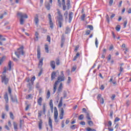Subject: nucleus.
I'll return each instance as SVG.
<instances>
[{
	"instance_id": "1",
	"label": "nucleus",
	"mask_w": 131,
	"mask_h": 131,
	"mask_svg": "<svg viewBox=\"0 0 131 131\" xmlns=\"http://www.w3.org/2000/svg\"><path fill=\"white\" fill-rule=\"evenodd\" d=\"M46 105H43L42 106V111L40 110L38 112V118L39 119V121L38 122V127L39 129H41L42 128V120H41V116L43 115H46Z\"/></svg>"
},
{
	"instance_id": "2",
	"label": "nucleus",
	"mask_w": 131,
	"mask_h": 131,
	"mask_svg": "<svg viewBox=\"0 0 131 131\" xmlns=\"http://www.w3.org/2000/svg\"><path fill=\"white\" fill-rule=\"evenodd\" d=\"M37 58L39 59L38 68H41L43 65V57L40 58V47L38 46L37 49Z\"/></svg>"
},
{
	"instance_id": "3",
	"label": "nucleus",
	"mask_w": 131,
	"mask_h": 131,
	"mask_svg": "<svg viewBox=\"0 0 131 131\" xmlns=\"http://www.w3.org/2000/svg\"><path fill=\"white\" fill-rule=\"evenodd\" d=\"M57 14L58 16H57V21H58V25L57 26L59 27V28H62V25H63V15H62V12L60 11V9H57Z\"/></svg>"
},
{
	"instance_id": "4",
	"label": "nucleus",
	"mask_w": 131,
	"mask_h": 131,
	"mask_svg": "<svg viewBox=\"0 0 131 131\" xmlns=\"http://www.w3.org/2000/svg\"><path fill=\"white\" fill-rule=\"evenodd\" d=\"M17 16H20L19 21L20 25H23V24H24V19H23L24 18H25V19H27L28 18L27 14L22 12H18Z\"/></svg>"
},
{
	"instance_id": "5",
	"label": "nucleus",
	"mask_w": 131,
	"mask_h": 131,
	"mask_svg": "<svg viewBox=\"0 0 131 131\" xmlns=\"http://www.w3.org/2000/svg\"><path fill=\"white\" fill-rule=\"evenodd\" d=\"M24 47L23 46L20 47L19 48L17 49V52H15V55L17 58H20V55L22 56L24 55V51H23Z\"/></svg>"
},
{
	"instance_id": "6",
	"label": "nucleus",
	"mask_w": 131,
	"mask_h": 131,
	"mask_svg": "<svg viewBox=\"0 0 131 131\" xmlns=\"http://www.w3.org/2000/svg\"><path fill=\"white\" fill-rule=\"evenodd\" d=\"M63 97H60L59 103L58 105V108H61V106L63 105V99H65L67 98V92L66 91H63Z\"/></svg>"
},
{
	"instance_id": "7",
	"label": "nucleus",
	"mask_w": 131,
	"mask_h": 131,
	"mask_svg": "<svg viewBox=\"0 0 131 131\" xmlns=\"http://www.w3.org/2000/svg\"><path fill=\"white\" fill-rule=\"evenodd\" d=\"M1 77L2 82H4L5 84L7 85L9 83V78H7V76L5 74L1 75Z\"/></svg>"
},
{
	"instance_id": "8",
	"label": "nucleus",
	"mask_w": 131,
	"mask_h": 131,
	"mask_svg": "<svg viewBox=\"0 0 131 131\" xmlns=\"http://www.w3.org/2000/svg\"><path fill=\"white\" fill-rule=\"evenodd\" d=\"M54 120L55 122H59L58 120V110L56 107H54Z\"/></svg>"
},
{
	"instance_id": "9",
	"label": "nucleus",
	"mask_w": 131,
	"mask_h": 131,
	"mask_svg": "<svg viewBox=\"0 0 131 131\" xmlns=\"http://www.w3.org/2000/svg\"><path fill=\"white\" fill-rule=\"evenodd\" d=\"M48 19L49 20V24L50 25V28H51V29H53V28H54V23L52 20V16L50 13L48 14Z\"/></svg>"
},
{
	"instance_id": "10",
	"label": "nucleus",
	"mask_w": 131,
	"mask_h": 131,
	"mask_svg": "<svg viewBox=\"0 0 131 131\" xmlns=\"http://www.w3.org/2000/svg\"><path fill=\"white\" fill-rule=\"evenodd\" d=\"M27 86L29 89L28 92L30 93L32 91V89H33V83H29L27 84Z\"/></svg>"
},
{
	"instance_id": "11",
	"label": "nucleus",
	"mask_w": 131,
	"mask_h": 131,
	"mask_svg": "<svg viewBox=\"0 0 131 131\" xmlns=\"http://www.w3.org/2000/svg\"><path fill=\"white\" fill-rule=\"evenodd\" d=\"M62 91H63V84L60 83L57 90V94H60V93H61Z\"/></svg>"
},
{
	"instance_id": "12",
	"label": "nucleus",
	"mask_w": 131,
	"mask_h": 131,
	"mask_svg": "<svg viewBox=\"0 0 131 131\" xmlns=\"http://www.w3.org/2000/svg\"><path fill=\"white\" fill-rule=\"evenodd\" d=\"M34 21L37 26H38V23L39 22V19H38V15L36 14L34 17Z\"/></svg>"
},
{
	"instance_id": "13",
	"label": "nucleus",
	"mask_w": 131,
	"mask_h": 131,
	"mask_svg": "<svg viewBox=\"0 0 131 131\" xmlns=\"http://www.w3.org/2000/svg\"><path fill=\"white\" fill-rule=\"evenodd\" d=\"M50 66L52 69L55 70L56 69V62L55 61L52 60L50 61Z\"/></svg>"
},
{
	"instance_id": "14",
	"label": "nucleus",
	"mask_w": 131,
	"mask_h": 131,
	"mask_svg": "<svg viewBox=\"0 0 131 131\" xmlns=\"http://www.w3.org/2000/svg\"><path fill=\"white\" fill-rule=\"evenodd\" d=\"M73 18V12H71L69 14V23H71L72 19Z\"/></svg>"
},
{
	"instance_id": "15",
	"label": "nucleus",
	"mask_w": 131,
	"mask_h": 131,
	"mask_svg": "<svg viewBox=\"0 0 131 131\" xmlns=\"http://www.w3.org/2000/svg\"><path fill=\"white\" fill-rule=\"evenodd\" d=\"M63 117H64V109L63 108H61L60 114L59 115L60 119H63Z\"/></svg>"
},
{
	"instance_id": "16",
	"label": "nucleus",
	"mask_w": 131,
	"mask_h": 131,
	"mask_svg": "<svg viewBox=\"0 0 131 131\" xmlns=\"http://www.w3.org/2000/svg\"><path fill=\"white\" fill-rule=\"evenodd\" d=\"M51 6H52L51 3H47L45 4V7L48 11H50V10H51Z\"/></svg>"
},
{
	"instance_id": "17",
	"label": "nucleus",
	"mask_w": 131,
	"mask_h": 131,
	"mask_svg": "<svg viewBox=\"0 0 131 131\" xmlns=\"http://www.w3.org/2000/svg\"><path fill=\"white\" fill-rule=\"evenodd\" d=\"M49 125L50 127L51 128V129L53 128V123L52 119H51V117H49V122H48Z\"/></svg>"
},
{
	"instance_id": "18",
	"label": "nucleus",
	"mask_w": 131,
	"mask_h": 131,
	"mask_svg": "<svg viewBox=\"0 0 131 131\" xmlns=\"http://www.w3.org/2000/svg\"><path fill=\"white\" fill-rule=\"evenodd\" d=\"M56 74H57V73L56 72H53L51 74V80H54L55 78H56Z\"/></svg>"
},
{
	"instance_id": "19",
	"label": "nucleus",
	"mask_w": 131,
	"mask_h": 131,
	"mask_svg": "<svg viewBox=\"0 0 131 131\" xmlns=\"http://www.w3.org/2000/svg\"><path fill=\"white\" fill-rule=\"evenodd\" d=\"M57 80H59L60 82H61V81H64V80H65V77L59 76L58 77Z\"/></svg>"
},
{
	"instance_id": "20",
	"label": "nucleus",
	"mask_w": 131,
	"mask_h": 131,
	"mask_svg": "<svg viewBox=\"0 0 131 131\" xmlns=\"http://www.w3.org/2000/svg\"><path fill=\"white\" fill-rule=\"evenodd\" d=\"M91 113L88 112L86 113V118L88 120H92V118H91Z\"/></svg>"
},
{
	"instance_id": "21",
	"label": "nucleus",
	"mask_w": 131,
	"mask_h": 131,
	"mask_svg": "<svg viewBox=\"0 0 131 131\" xmlns=\"http://www.w3.org/2000/svg\"><path fill=\"white\" fill-rule=\"evenodd\" d=\"M4 99L6 103L9 102V96H8V93H6L5 95H4Z\"/></svg>"
},
{
	"instance_id": "22",
	"label": "nucleus",
	"mask_w": 131,
	"mask_h": 131,
	"mask_svg": "<svg viewBox=\"0 0 131 131\" xmlns=\"http://www.w3.org/2000/svg\"><path fill=\"white\" fill-rule=\"evenodd\" d=\"M67 6L68 10H69V9L71 8V5H70V0H67Z\"/></svg>"
},
{
	"instance_id": "23",
	"label": "nucleus",
	"mask_w": 131,
	"mask_h": 131,
	"mask_svg": "<svg viewBox=\"0 0 131 131\" xmlns=\"http://www.w3.org/2000/svg\"><path fill=\"white\" fill-rule=\"evenodd\" d=\"M38 105L39 106H41V103H42V98L41 97H39L37 100Z\"/></svg>"
},
{
	"instance_id": "24",
	"label": "nucleus",
	"mask_w": 131,
	"mask_h": 131,
	"mask_svg": "<svg viewBox=\"0 0 131 131\" xmlns=\"http://www.w3.org/2000/svg\"><path fill=\"white\" fill-rule=\"evenodd\" d=\"M38 35H39L38 33L37 32H36L35 33V41H37V40H38Z\"/></svg>"
},
{
	"instance_id": "25",
	"label": "nucleus",
	"mask_w": 131,
	"mask_h": 131,
	"mask_svg": "<svg viewBox=\"0 0 131 131\" xmlns=\"http://www.w3.org/2000/svg\"><path fill=\"white\" fill-rule=\"evenodd\" d=\"M13 126L15 130H17V129H18V125L15 122H13Z\"/></svg>"
},
{
	"instance_id": "26",
	"label": "nucleus",
	"mask_w": 131,
	"mask_h": 131,
	"mask_svg": "<svg viewBox=\"0 0 131 131\" xmlns=\"http://www.w3.org/2000/svg\"><path fill=\"white\" fill-rule=\"evenodd\" d=\"M51 109H53L54 108V105L53 104V100H50V103H49Z\"/></svg>"
},
{
	"instance_id": "27",
	"label": "nucleus",
	"mask_w": 131,
	"mask_h": 131,
	"mask_svg": "<svg viewBox=\"0 0 131 131\" xmlns=\"http://www.w3.org/2000/svg\"><path fill=\"white\" fill-rule=\"evenodd\" d=\"M64 16L65 17V19L67 20L68 19V11H66L64 13Z\"/></svg>"
},
{
	"instance_id": "28",
	"label": "nucleus",
	"mask_w": 131,
	"mask_h": 131,
	"mask_svg": "<svg viewBox=\"0 0 131 131\" xmlns=\"http://www.w3.org/2000/svg\"><path fill=\"white\" fill-rule=\"evenodd\" d=\"M88 123L90 126H93V125H94V122H93V121L91 120L88 121Z\"/></svg>"
},
{
	"instance_id": "29",
	"label": "nucleus",
	"mask_w": 131,
	"mask_h": 131,
	"mask_svg": "<svg viewBox=\"0 0 131 131\" xmlns=\"http://www.w3.org/2000/svg\"><path fill=\"white\" fill-rule=\"evenodd\" d=\"M9 70H11L12 69V61L10 60L8 63Z\"/></svg>"
},
{
	"instance_id": "30",
	"label": "nucleus",
	"mask_w": 131,
	"mask_h": 131,
	"mask_svg": "<svg viewBox=\"0 0 131 131\" xmlns=\"http://www.w3.org/2000/svg\"><path fill=\"white\" fill-rule=\"evenodd\" d=\"M50 97H51V92L50 90H48L47 94V99H50Z\"/></svg>"
},
{
	"instance_id": "31",
	"label": "nucleus",
	"mask_w": 131,
	"mask_h": 131,
	"mask_svg": "<svg viewBox=\"0 0 131 131\" xmlns=\"http://www.w3.org/2000/svg\"><path fill=\"white\" fill-rule=\"evenodd\" d=\"M77 68V67L76 66V65L74 66L72 68L71 72H74V71H75V70H76Z\"/></svg>"
},
{
	"instance_id": "32",
	"label": "nucleus",
	"mask_w": 131,
	"mask_h": 131,
	"mask_svg": "<svg viewBox=\"0 0 131 131\" xmlns=\"http://www.w3.org/2000/svg\"><path fill=\"white\" fill-rule=\"evenodd\" d=\"M84 117V116L83 114H81L79 116L78 119L79 120H83Z\"/></svg>"
},
{
	"instance_id": "33",
	"label": "nucleus",
	"mask_w": 131,
	"mask_h": 131,
	"mask_svg": "<svg viewBox=\"0 0 131 131\" xmlns=\"http://www.w3.org/2000/svg\"><path fill=\"white\" fill-rule=\"evenodd\" d=\"M30 98L32 99V95L31 94H29L26 96V99H27V100Z\"/></svg>"
},
{
	"instance_id": "34",
	"label": "nucleus",
	"mask_w": 131,
	"mask_h": 131,
	"mask_svg": "<svg viewBox=\"0 0 131 131\" xmlns=\"http://www.w3.org/2000/svg\"><path fill=\"white\" fill-rule=\"evenodd\" d=\"M85 18V14H83L81 16V21H84V18Z\"/></svg>"
},
{
	"instance_id": "35",
	"label": "nucleus",
	"mask_w": 131,
	"mask_h": 131,
	"mask_svg": "<svg viewBox=\"0 0 131 131\" xmlns=\"http://www.w3.org/2000/svg\"><path fill=\"white\" fill-rule=\"evenodd\" d=\"M10 117L12 120H14V114H13V113L10 112L9 113Z\"/></svg>"
},
{
	"instance_id": "36",
	"label": "nucleus",
	"mask_w": 131,
	"mask_h": 131,
	"mask_svg": "<svg viewBox=\"0 0 131 131\" xmlns=\"http://www.w3.org/2000/svg\"><path fill=\"white\" fill-rule=\"evenodd\" d=\"M77 126V125L76 124H74V125H73L72 126H70V128L71 129H75V128H76V127Z\"/></svg>"
},
{
	"instance_id": "37",
	"label": "nucleus",
	"mask_w": 131,
	"mask_h": 131,
	"mask_svg": "<svg viewBox=\"0 0 131 131\" xmlns=\"http://www.w3.org/2000/svg\"><path fill=\"white\" fill-rule=\"evenodd\" d=\"M70 31V28L69 27H67L66 29V34H68Z\"/></svg>"
},
{
	"instance_id": "38",
	"label": "nucleus",
	"mask_w": 131,
	"mask_h": 131,
	"mask_svg": "<svg viewBox=\"0 0 131 131\" xmlns=\"http://www.w3.org/2000/svg\"><path fill=\"white\" fill-rule=\"evenodd\" d=\"M6 59V56H3L1 59H0V65H2V63L4 62V60Z\"/></svg>"
},
{
	"instance_id": "39",
	"label": "nucleus",
	"mask_w": 131,
	"mask_h": 131,
	"mask_svg": "<svg viewBox=\"0 0 131 131\" xmlns=\"http://www.w3.org/2000/svg\"><path fill=\"white\" fill-rule=\"evenodd\" d=\"M120 28H121L120 25H118L116 27V30L117 31H120Z\"/></svg>"
},
{
	"instance_id": "40",
	"label": "nucleus",
	"mask_w": 131,
	"mask_h": 131,
	"mask_svg": "<svg viewBox=\"0 0 131 131\" xmlns=\"http://www.w3.org/2000/svg\"><path fill=\"white\" fill-rule=\"evenodd\" d=\"M87 28H89L90 30H94V27L92 25H88Z\"/></svg>"
},
{
	"instance_id": "41",
	"label": "nucleus",
	"mask_w": 131,
	"mask_h": 131,
	"mask_svg": "<svg viewBox=\"0 0 131 131\" xmlns=\"http://www.w3.org/2000/svg\"><path fill=\"white\" fill-rule=\"evenodd\" d=\"M45 50L47 53H49V46L48 45H45Z\"/></svg>"
},
{
	"instance_id": "42",
	"label": "nucleus",
	"mask_w": 131,
	"mask_h": 131,
	"mask_svg": "<svg viewBox=\"0 0 131 131\" xmlns=\"http://www.w3.org/2000/svg\"><path fill=\"white\" fill-rule=\"evenodd\" d=\"M107 126L108 127H111L112 126V122L111 121H108Z\"/></svg>"
},
{
	"instance_id": "43",
	"label": "nucleus",
	"mask_w": 131,
	"mask_h": 131,
	"mask_svg": "<svg viewBox=\"0 0 131 131\" xmlns=\"http://www.w3.org/2000/svg\"><path fill=\"white\" fill-rule=\"evenodd\" d=\"M35 80V76H33L32 78H31V80H30V81H31V83H34V81Z\"/></svg>"
},
{
	"instance_id": "44",
	"label": "nucleus",
	"mask_w": 131,
	"mask_h": 131,
	"mask_svg": "<svg viewBox=\"0 0 131 131\" xmlns=\"http://www.w3.org/2000/svg\"><path fill=\"white\" fill-rule=\"evenodd\" d=\"M11 100H12V102H13L14 103H15V102H18L17 98H14L12 97Z\"/></svg>"
},
{
	"instance_id": "45",
	"label": "nucleus",
	"mask_w": 131,
	"mask_h": 131,
	"mask_svg": "<svg viewBox=\"0 0 131 131\" xmlns=\"http://www.w3.org/2000/svg\"><path fill=\"white\" fill-rule=\"evenodd\" d=\"M106 20L108 23H110V19L109 18V15H108V14H107L106 16Z\"/></svg>"
},
{
	"instance_id": "46",
	"label": "nucleus",
	"mask_w": 131,
	"mask_h": 131,
	"mask_svg": "<svg viewBox=\"0 0 131 131\" xmlns=\"http://www.w3.org/2000/svg\"><path fill=\"white\" fill-rule=\"evenodd\" d=\"M56 91H57V86L54 85V86H53V94H55V93H56Z\"/></svg>"
},
{
	"instance_id": "47",
	"label": "nucleus",
	"mask_w": 131,
	"mask_h": 131,
	"mask_svg": "<svg viewBox=\"0 0 131 131\" xmlns=\"http://www.w3.org/2000/svg\"><path fill=\"white\" fill-rule=\"evenodd\" d=\"M62 10L63 11H66V4H62Z\"/></svg>"
},
{
	"instance_id": "48",
	"label": "nucleus",
	"mask_w": 131,
	"mask_h": 131,
	"mask_svg": "<svg viewBox=\"0 0 131 131\" xmlns=\"http://www.w3.org/2000/svg\"><path fill=\"white\" fill-rule=\"evenodd\" d=\"M6 114L5 112H3L2 114V119H5V117L6 116Z\"/></svg>"
},
{
	"instance_id": "49",
	"label": "nucleus",
	"mask_w": 131,
	"mask_h": 131,
	"mask_svg": "<svg viewBox=\"0 0 131 131\" xmlns=\"http://www.w3.org/2000/svg\"><path fill=\"white\" fill-rule=\"evenodd\" d=\"M110 116L111 117V118H113V111H111L110 112Z\"/></svg>"
},
{
	"instance_id": "50",
	"label": "nucleus",
	"mask_w": 131,
	"mask_h": 131,
	"mask_svg": "<svg viewBox=\"0 0 131 131\" xmlns=\"http://www.w3.org/2000/svg\"><path fill=\"white\" fill-rule=\"evenodd\" d=\"M47 40L49 41V42H51V36H50V35L47 36Z\"/></svg>"
},
{
	"instance_id": "51",
	"label": "nucleus",
	"mask_w": 131,
	"mask_h": 131,
	"mask_svg": "<svg viewBox=\"0 0 131 131\" xmlns=\"http://www.w3.org/2000/svg\"><path fill=\"white\" fill-rule=\"evenodd\" d=\"M98 45H99V42H98V39L96 38L95 39V46L96 48H98Z\"/></svg>"
},
{
	"instance_id": "52",
	"label": "nucleus",
	"mask_w": 131,
	"mask_h": 131,
	"mask_svg": "<svg viewBox=\"0 0 131 131\" xmlns=\"http://www.w3.org/2000/svg\"><path fill=\"white\" fill-rule=\"evenodd\" d=\"M5 109H6V111H7V112H9V105L6 104Z\"/></svg>"
},
{
	"instance_id": "53",
	"label": "nucleus",
	"mask_w": 131,
	"mask_h": 131,
	"mask_svg": "<svg viewBox=\"0 0 131 131\" xmlns=\"http://www.w3.org/2000/svg\"><path fill=\"white\" fill-rule=\"evenodd\" d=\"M127 24V20H126L124 22V25H123L124 28H125V27H126Z\"/></svg>"
},
{
	"instance_id": "54",
	"label": "nucleus",
	"mask_w": 131,
	"mask_h": 131,
	"mask_svg": "<svg viewBox=\"0 0 131 131\" xmlns=\"http://www.w3.org/2000/svg\"><path fill=\"white\" fill-rule=\"evenodd\" d=\"M119 120H120V118H119L118 117H116L115 119L114 122H117L119 121Z\"/></svg>"
},
{
	"instance_id": "55",
	"label": "nucleus",
	"mask_w": 131,
	"mask_h": 131,
	"mask_svg": "<svg viewBox=\"0 0 131 131\" xmlns=\"http://www.w3.org/2000/svg\"><path fill=\"white\" fill-rule=\"evenodd\" d=\"M65 126L64 121L62 120L61 122V127L63 128Z\"/></svg>"
},
{
	"instance_id": "56",
	"label": "nucleus",
	"mask_w": 131,
	"mask_h": 131,
	"mask_svg": "<svg viewBox=\"0 0 131 131\" xmlns=\"http://www.w3.org/2000/svg\"><path fill=\"white\" fill-rule=\"evenodd\" d=\"M8 93L10 94V95L12 94V90L10 86H8Z\"/></svg>"
},
{
	"instance_id": "57",
	"label": "nucleus",
	"mask_w": 131,
	"mask_h": 131,
	"mask_svg": "<svg viewBox=\"0 0 131 131\" xmlns=\"http://www.w3.org/2000/svg\"><path fill=\"white\" fill-rule=\"evenodd\" d=\"M116 97V96L115 95V94H113L112 97H111V99L113 101L114 100V99H115V97Z\"/></svg>"
},
{
	"instance_id": "58",
	"label": "nucleus",
	"mask_w": 131,
	"mask_h": 131,
	"mask_svg": "<svg viewBox=\"0 0 131 131\" xmlns=\"http://www.w3.org/2000/svg\"><path fill=\"white\" fill-rule=\"evenodd\" d=\"M99 89L101 91H104V89H105V86H104V85H101V86H100V88Z\"/></svg>"
},
{
	"instance_id": "59",
	"label": "nucleus",
	"mask_w": 131,
	"mask_h": 131,
	"mask_svg": "<svg viewBox=\"0 0 131 131\" xmlns=\"http://www.w3.org/2000/svg\"><path fill=\"white\" fill-rule=\"evenodd\" d=\"M100 102L101 104H104V99L103 98H100Z\"/></svg>"
},
{
	"instance_id": "60",
	"label": "nucleus",
	"mask_w": 131,
	"mask_h": 131,
	"mask_svg": "<svg viewBox=\"0 0 131 131\" xmlns=\"http://www.w3.org/2000/svg\"><path fill=\"white\" fill-rule=\"evenodd\" d=\"M40 88V86L39 85V83H37L36 84V89H39Z\"/></svg>"
},
{
	"instance_id": "61",
	"label": "nucleus",
	"mask_w": 131,
	"mask_h": 131,
	"mask_svg": "<svg viewBox=\"0 0 131 131\" xmlns=\"http://www.w3.org/2000/svg\"><path fill=\"white\" fill-rule=\"evenodd\" d=\"M79 49V46H76L75 49V52H77Z\"/></svg>"
},
{
	"instance_id": "62",
	"label": "nucleus",
	"mask_w": 131,
	"mask_h": 131,
	"mask_svg": "<svg viewBox=\"0 0 131 131\" xmlns=\"http://www.w3.org/2000/svg\"><path fill=\"white\" fill-rule=\"evenodd\" d=\"M91 33V31L90 30H88L86 31V35H90V34Z\"/></svg>"
},
{
	"instance_id": "63",
	"label": "nucleus",
	"mask_w": 131,
	"mask_h": 131,
	"mask_svg": "<svg viewBox=\"0 0 131 131\" xmlns=\"http://www.w3.org/2000/svg\"><path fill=\"white\" fill-rule=\"evenodd\" d=\"M119 71L120 73L123 71V68L122 67H120V70Z\"/></svg>"
},
{
	"instance_id": "64",
	"label": "nucleus",
	"mask_w": 131,
	"mask_h": 131,
	"mask_svg": "<svg viewBox=\"0 0 131 131\" xmlns=\"http://www.w3.org/2000/svg\"><path fill=\"white\" fill-rule=\"evenodd\" d=\"M92 128H91V127H87L86 128V130H87V131H92Z\"/></svg>"
}]
</instances>
